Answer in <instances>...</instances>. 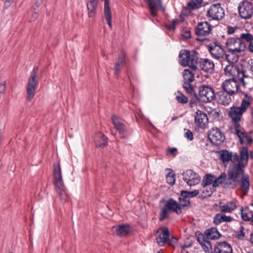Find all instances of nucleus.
Returning a JSON list of instances; mask_svg holds the SVG:
<instances>
[{"label": "nucleus", "mask_w": 253, "mask_h": 253, "mask_svg": "<svg viewBox=\"0 0 253 253\" xmlns=\"http://www.w3.org/2000/svg\"><path fill=\"white\" fill-rule=\"evenodd\" d=\"M53 177L56 193L61 200L66 201L68 198V194L63 181L61 167L58 163L54 165Z\"/></svg>", "instance_id": "nucleus-1"}, {"label": "nucleus", "mask_w": 253, "mask_h": 253, "mask_svg": "<svg viewBox=\"0 0 253 253\" xmlns=\"http://www.w3.org/2000/svg\"><path fill=\"white\" fill-rule=\"evenodd\" d=\"M249 159L248 150L247 147H243L240 151V158L237 163H234L232 166V170L231 174L233 175L236 180L237 178L244 176V170L243 168L248 164Z\"/></svg>", "instance_id": "nucleus-2"}, {"label": "nucleus", "mask_w": 253, "mask_h": 253, "mask_svg": "<svg viewBox=\"0 0 253 253\" xmlns=\"http://www.w3.org/2000/svg\"><path fill=\"white\" fill-rule=\"evenodd\" d=\"M234 63L222 62L221 64L223 67L224 73L226 76L231 77L232 78H237L243 86L246 85L244 78H249V76L245 74V71L243 68H239L234 65Z\"/></svg>", "instance_id": "nucleus-3"}, {"label": "nucleus", "mask_w": 253, "mask_h": 253, "mask_svg": "<svg viewBox=\"0 0 253 253\" xmlns=\"http://www.w3.org/2000/svg\"><path fill=\"white\" fill-rule=\"evenodd\" d=\"M179 58L181 66H188L191 70L195 71L198 69L199 58L196 53L191 54L188 50H181L179 54Z\"/></svg>", "instance_id": "nucleus-4"}, {"label": "nucleus", "mask_w": 253, "mask_h": 253, "mask_svg": "<svg viewBox=\"0 0 253 253\" xmlns=\"http://www.w3.org/2000/svg\"><path fill=\"white\" fill-rule=\"evenodd\" d=\"M173 211L177 214H180L182 213V210L180 205L178 203L173 199L170 198L167 200L166 204L161 209L159 213V221H162L169 217V214Z\"/></svg>", "instance_id": "nucleus-5"}, {"label": "nucleus", "mask_w": 253, "mask_h": 253, "mask_svg": "<svg viewBox=\"0 0 253 253\" xmlns=\"http://www.w3.org/2000/svg\"><path fill=\"white\" fill-rule=\"evenodd\" d=\"M39 67L35 66L32 70L27 86V100L30 101L35 96V91L38 85V73Z\"/></svg>", "instance_id": "nucleus-6"}, {"label": "nucleus", "mask_w": 253, "mask_h": 253, "mask_svg": "<svg viewBox=\"0 0 253 253\" xmlns=\"http://www.w3.org/2000/svg\"><path fill=\"white\" fill-rule=\"evenodd\" d=\"M111 119L113 124L114 126L113 128H111V131L112 134L115 135L117 132H118L121 138H128L129 135L127 132V128L124 121L116 115H112Z\"/></svg>", "instance_id": "nucleus-7"}, {"label": "nucleus", "mask_w": 253, "mask_h": 253, "mask_svg": "<svg viewBox=\"0 0 253 253\" xmlns=\"http://www.w3.org/2000/svg\"><path fill=\"white\" fill-rule=\"evenodd\" d=\"M198 69L196 71L189 69H185L182 72L183 77V87L188 93H193L194 88L191 85V83L194 81L195 75H198Z\"/></svg>", "instance_id": "nucleus-8"}, {"label": "nucleus", "mask_w": 253, "mask_h": 253, "mask_svg": "<svg viewBox=\"0 0 253 253\" xmlns=\"http://www.w3.org/2000/svg\"><path fill=\"white\" fill-rule=\"evenodd\" d=\"M225 44L227 49L231 51H243L246 48L245 43L237 37L228 39Z\"/></svg>", "instance_id": "nucleus-9"}, {"label": "nucleus", "mask_w": 253, "mask_h": 253, "mask_svg": "<svg viewBox=\"0 0 253 253\" xmlns=\"http://www.w3.org/2000/svg\"><path fill=\"white\" fill-rule=\"evenodd\" d=\"M208 138L211 143L218 146L224 142L225 135L219 128L213 127L208 132Z\"/></svg>", "instance_id": "nucleus-10"}, {"label": "nucleus", "mask_w": 253, "mask_h": 253, "mask_svg": "<svg viewBox=\"0 0 253 253\" xmlns=\"http://www.w3.org/2000/svg\"><path fill=\"white\" fill-rule=\"evenodd\" d=\"M207 16L212 20H219L223 18L224 11L220 3L213 4L208 10Z\"/></svg>", "instance_id": "nucleus-11"}, {"label": "nucleus", "mask_w": 253, "mask_h": 253, "mask_svg": "<svg viewBox=\"0 0 253 253\" xmlns=\"http://www.w3.org/2000/svg\"><path fill=\"white\" fill-rule=\"evenodd\" d=\"M199 96L201 101L208 103L212 101L216 97V94L211 87L203 85L199 88Z\"/></svg>", "instance_id": "nucleus-12"}, {"label": "nucleus", "mask_w": 253, "mask_h": 253, "mask_svg": "<svg viewBox=\"0 0 253 253\" xmlns=\"http://www.w3.org/2000/svg\"><path fill=\"white\" fill-rule=\"evenodd\" d=\"M182 179L190 186L198 184L200 182L199 175L191 169H187L183 172Z\"/></svg>", "instance_id": "nucleus-13"}, {"label": "nucleus", "mask_w": 253, "mask_h": 253, "mask_svg": "<svg viewBox=\"0 0 253 253\" xmlns=\"http://www.w3.org/2000/svg\"><path fill=\"white\" fill-rule=\"evenodd\" d=\"M238 11L242 18L248 19L253 15V6L250 2L243 1L238 6Z\"/></svg>", "instance_id": "nucleus-14"}, {"label": "nucleus", "mask_w": 253, "mask_h": 253, "mask_svg": "<svg viewBox=\"0 0 253 253\" xmlns=\"http://www.w3.org/2000/svg\"><path fill=\"white\" fill-rule=\"evenodd\" d=\"M170 233L166 227L160 228L156 232V240L157 244L160 246H164L167 244L170 238Z\"/></svg>", "instance_id": "nucleus-15"}, {"label": "nucleus", "mask_w": 253, "mask_h": 253, "mask_svg": "<svg viewBox=\"0 0 253 253\" xmlns=\"http://www.w3.org/2000/svg\"><path fill=\"white\" fill-rule=\"evenodd\" d=\"M221 86L223 91L234 95L238 91L239 84L234 78H232L224 81Z\"/></svg>", "instance_id": "nucleus-16"}, {"label": "nucleus", "mask_w": 253, "mask_h": 253, "mask_svg": "<svg viewBox=\"0 0 253 253\" xmlns=\"http://www.w3.org/2000/svg\"><path fill=\"white\" fill-rule=\"evenodd\" d=\"M245 112L239 107L232 106L230 108L228 113L229 117L231 119L233 126L236 125H240L243 114Z\"/></svg>", "instance_id": "nucleus-17"}, {"label": "nucleus", "mask_w": 253, "mask_h": 253, "mask_svg": "<svg viewBox=\"0 0 253 253\" xmlns=\"http://www.w3.org/2000/svg\"><path fill=\"white\" fill-rule=\"evenodd\" d=\"M233 127L234 133L237 135L241 144L252 143V138L246 132L244 128L241 127L240 125H236L233 126Z\"/></svg>", "instance_id": "nucleus-18"}, {"label": "nucleus", "mask_w": 253, "mask_h": 253, "mask_svg": "<svg viewBox=\"0 0 253 253\" xmlns=\"http://www.w3.org/2000/svg\"><path fill=\"white\" fill-rule=\"evenodd\" d=\"M233 127L234 133L237 135L241 144L252 143V138L246 132L244 128L241 127L240 125H236L233 126Z\"/></svg>", "instance_id": "nucleus-19"}, {"label": "nucleus", "mask_w": 253, "mask_h": 253, "mask_svg": "<svg viewBox=\"0 0 253 253\" xmlns=\"http://www.w3.org/2000/svg\"><path fill=\"white\" fill-rule=\"evenodd\" d=\"M209 50L212 57L216 59H224L225 51L218 42H213L209 45Z\"/></svg>", "instance_id": "nucleus-20"}, {"label": "nucleus", "mask_w": 253, "mask_h": 253, "mask_svg": "<svg viewBox=\"0 0 253 253\" xmlns=\"http://www.w3.org/2000/svg\"><path fill=\"white\" fill-rule=\"evenodd\" d=\"M209 122L208 116L204 112L197 110L195 116V123L201 128L206 127Z\"/></svg>", "instance_id": "nucleus-21"}, {"label": "nucleus", "mask_w": 253, "mask_h": 253, "mask_svg": "<svg viewBox=\"0 0 253 253\" xmlns=\"http://www.w3.org/2000/svg\"><path fill=\"white\" fill-rule=\"evenodd\" d=\"M237 201L233 200L225 203L220 202L218 205L219 211L221 213H231L237 208Z\"/></svg>", "instance_id": "nucleus-22"}, {"label": "nucleus", "mask_w": 253, "mask_h": 253, "mask_svg": "<svg viewBox=\"0 0 253 253\" xmlns=\"http://www.w3.org/2000/svg\"><path fill=\"white\" fill-rule=\"evenodd\" d=\"M211 25L208 22H200L197 25L195 33L199 36H206L211 33Z\"/></svg>", "instance_id": "nucleus-23"}, {"label": "nucleus", "mask_w": 253, "mask_h": 253, "mask_svg": "<svg viewBox=\"0 0 253 253\" xmlns=\"http://www.w3.org/2000/svg\"><path fill=\"white\" fill-rule=\"evenodd\" d=\"M214 253H233V249L230 244L226 242H218L214 246Z\"/></svg>", "instance_id": "nucleus-24"}, {"label": "nucleus", "mask_w": 253, "mask_h": 253, "mask_svg": "<svg viewBox=\"0 0 253 253\" xmlns=\"http://www.w3.org/2000/svg\"><path fill=\"white\" fill-rule=\"evenodd\" d=\"M230 94L223 90H220L216 93V99L218 103L224 106H228L232 101Z\"/></svg>", "instance_id": "nucleus-25"}, {"label": "nucleus", "mask_w": 253, "mask_h": 253, "mask_svg": "<svg viewBox=\"0 0 253 253\" xmlns=\"http://www.w3.org/2000/svg\"><path fill=\"white\" fill-rule=\"evenodd\" d=\"M220 159L223 163L231 161L235 163L239 160L240 157L237 153H232L226 150H221L219 152Z\"/></svg>", "instance_id": "nucleus-26"}, {"label": "nucleus", "mask_w": 253, "mask_h": 253, "mask_svg": "<svg viewBox=\"0 0 253 253\" xmlns=\"http://www.w3.org/2000/svg\"><path fill=\"white\" fill-rule=\"evenodd\" d=\"M201 69L205 72L212 73L214 68V64L213 62L208 58L201 59L199 61L198 65Z\"/></svg>", "instance_id": "nucleus-27"}, {"label": "nucleus", "mask_w": 253, "mask_h": 253, "mask_svg": "<svg viewBox=\"0 0 253 253\" xmlns=\"http://www.w3.org/2000/svg\"><path fill=\"white\" fill-rule=\"evenodd\" d=\"M242 51H235L227 50V53H225L224 58L226 60L223 62L235 63L238 62L239 58V53Z\"/></svg>", "instance_id": "nucleus-28"}, {"label": "nucleus", "mask_w": 253, "mask_h": 253, "mask_svg": "<svg viewBox=\"0 0 253 253\" xmlns=\"http://www.w3.org/2000/svg\"><path fill=\"white\" fill-rule=\"evenodd\" d=\"M241 92L244 95V97L242 99L241 105L239 107L246 112L251 105L253 98L252 96L249 93L242 91H241Z\"/></svg>", "instance_id": "nucleus-29"}, {"label": "nucleus", "mask_w": 253, "mask_h": 253, "mask_svg": "<svg viewBox=\"0 0 253 253\" xmlns=\"http://www.w3.org/2000/svg\"><path fill=\"white\" fill-rule=\"evenodd\" d=\"M204 234L208 240H217L221 237V234L215 227H211L206 229L204 231Z\"/></svg>", "instance_id": "nucleus-30"}, {"label": "nucleus", "mask_w": 253, "mask_h": 253, "mask_svg": "<svg viewBox=\"0 0 253 253\" xmlns=\"http://www.w3.org/2000/svg\"><path fill=\"white\" fill-rule=\"evenodd\" d=\"M148 4L151 14L152 16H155L157 15L156 9L157 7H161L162 6V0H144Z\"/></svg>", "instance_id": "nucleus-31"}, {"label": "nucleus", "mask_w": 253, "mask_h": 253, "mask_svg": "<svg viewBox=\"0 0 253 253\" xmlns=\"http://www.w3.org/2000/svg\"><path fill=\"white\" fill-rule=\"evenodd\" d=\"M94 143L97 147H104L107 144V138L101 132L97 133L94 136Z\"/></svg>", "instance_id": "nucleus-32"}, {"label": "nucleus", "mask_w": 253, "mask_h": 253, "mask_svg": "<svg viewBox=\"0 0 253 253\" xmlns=\"http://www.w3.org/2000/svg\"><path fill=\"white\" fill-rule=\"evenodd\" d=\"M233 220V218L230 216H227L221 213H216L213 218V222L214 224L217 225L224 222H230Z\"/></svg>", "instance_id": "nucleus-33"}, {"label": "nucleus", "mask_w": 253, "mask_h": 253, "mask_svg": "<svg viewBox=\"0 0 253 253\" xmlns=\"http://www.w3.org/2000/svg\"><path fill=\"white\" fill-rule=\"evenodd\" d=\"M99 0H88L87 9L88 15L89 17L95 16L97 8V3Z\"/></svg>", "instance_id": "nucleus-34"}, {"label": "nucleus", "mask_w": 253, "mask_h": 253, "mask_svg": "<svg viewBox=\"0 0 253 253\" xmlns=\"http://www.w3.org/2000/svg\"><path fill=\"white\" fill-rule=\"evenodd\" d=\"M104 15L107 24L112 27V15L109 4V0H104Z\"/></svg>", "instance_id": "nucleus-35"}, {"label": "nucleus", "mask_w": 253, "mask_h": 253, "mask_svg": "<svg viewBox=\"0 0 253 253\" xmlns=\"http://www.w3.org/2000/svg\"><path fill=\"white\" fill-rule=\"evenodd\" d=\"M236 186V180L232 174H231L230 172H228L227 174H226V179H225L224 188H234Z\"/></svg>", "instance_id": "nucleus-36"}, {"label": "nucleus", "mask_w": 253, "mask_h": 253, "mask_svg": "<svg viewBox=\"0 0 253 253\" xmlns=\"http://www.w3.org/2000/svg\"><path fill=\"white\" fill-rule=\"evenodd\" d=\"M114 229H116L117 234L120 236H125L129 232L128 225H122L119 226H114Z\"/></svg>", "instance_id": "nucleus-37"}, {"label": "nucleus", "mask_w": 253, "mask_h": 253, "mask_svg": "<svg viewBox=\"0 0 253 253\" xmlns=\"http://www.w3.org/2000/svg\"><path fill=\"white\" fill-rule=\"evenodd\" d=\"M215 177L213 175L211 174H207L204 177L202 182V186L204 187H206L212 184L213 187V184L214 182Z\"/></svg>", "instance_id": "nucleus-38"}, {"label": "nucleus", "mask_w": 253, "mask_h": 253, "mask_svg": "<svg viewBox=\"0 0 253 253\" xmlns=\"http://www.w3.org/2000/svg\"><path fill=\"white\" fill-rule=\"evenodd\" d=\"M250 179L248 175H245L242 177L241 188L245 192H247L250 187Z\"/></svg>", "instance_id": "nucleus-39"}, {"label": "nucleus", "mask_w": 253, "mask_h": 253, "mask_svg": "<svg viewBox=\"0 0 253 253\" xmlns=\"http://www.w3.org/2000/svg\"><path fill=\"white\" fill-rule=\"evenodd\" d=\"M225 179H226V174L225 173H222L218 177L215 178L213 187L216 188L221 185L224 188Z\"/></svg>", "instance_id": "nucleus-40"}, {"label": "nucleus", "mask_w": 253, "mask_h": 253, "mask_svg": "<svg viewBox=\"0 0 253 253\" xmlns=\"http://www.w3.org/2000/svg\"><path fill=\"white\" fill-rule=\"evenodd\" d=\"M199 194V191L198 189H195L193 191H188L186 190H182L181 191V196L184 198H193Z\"/></svg>", "instance_id": "nucleus-41"}, {"label": "nucleus", "mask_w": 253, "mask_h": 253, "mask_svg": "<svg viewBox=\"0 0 253 253\" xmlns=\"http://www.w3.org/2000/svg\"><path fill=\"white\" fill-rule=\"evenodd\" d=\"M169 173L167 174L166 179L167 182L170 185H173L175 182V174L171 169H169Z\"/></svg>", "instance_id": "nucleus-42"}, {"label": "nucleus", "mask_w": 253, "mask_h": 253, "mask_svg": "<svg viewBox=\"0 0 253 253\" xmlns=\"http://www.w3.org/2000/svg\"><path fill=\"white\" fill-rule=\"evenodd\" d=\"M179 205H180V208H187L190 206V201L188 198H184L181 195L178 197Z\"/></svg>", "instance_id": "nucleus-43"}, {"label": "nucleus", "mask_w": 253, "mask_h": 253, "mask_svg": "<svg viewBox=\"0 0 253 253\" xmlns=\"http://www.w3.org/2000/svg\"><path fill=\"white\" fill-rule=\"evenodd\" d=\"M201 246L206 253H212V245L209 240H207L206 242L201 244Z\"/></svg>", "instance_id": "nucleus-44"}, {"label": "nucleus", "mask_w": 253, "mask_h": 253, "mask_svg": "<svg viewBox=\"0 0 253 253\" xmlns=\"http://www.w3.org/2000/svg\"><path fill=\"white\" fill-rule=\"evenodd\" d=\"M176 100L180 103L185 104L188 101V98L183 94L180 92H177V95L176 96Z\"/></svg>", "instance_id": "nucleus-45"}, {"label": "nucleus", "mask_w": 253, "mask_h": 253, "mask_svg": "<svg viewBox=\"0 0 253 253\" xmlns=\"http://www.w3.org/2000/svg\"><path fill=\"white\" fill-rule=\"evenodd\" d=\"M245 228L243 226H241L240 228L235 231L237 238L240 240H243L245 236Z\"/></svg>", "instance_id": "nucleus-46"}, {"label": "nucleus", "mask_w": 253, "mask_h": 253, "mask_svg": "<svg viewBox=\"0 0 253 253\" xmlns=\"http://www.w3.org/2000/svg\"><path fill=\"white\" fill-rule=\"evenodd\" d=\"M195 236L197 238V240L198 242L200 244H202L203 243L206 242L207 240H208L206 236L205 235V234H202L201 232L198 231L196 232L195 233Z\"/></svg>", "instance_id": "nucleus-47"}, {"label": "nucleus", "mask_w": 253, "mask_h": 253, "mask_svg": "<svg viewBox=\"0 0 253 253\" xmlns=\"http://www.w3.org/2000/svg\"><path fill=\"white\" fill-rule=\"evenodd\" d=\"M202 1L203 0H190L188 5L191 9H196L201 5Z\"/></svg>", "instance_id": "nucleus-48"}, {"label": "nucleus", "mask_w": 253, "mask_h": 253, "mask_svg": "<svg viewBox=\"0 0 253 253\" xmlns=\"http://www.w3.org/2000/svg\"><path fill=\"white\" fill-rule=\"evenodd\" d=\"M192 96L189 101V105L190 107L193 108L196 106L198 102L199 99L197 96L196 93L195 92L194 90L193 93H189Z\"/></svg>", "instance_id": "nucleus-49"}, {"label": "nucleus", "mask_w": 253, "mask_h": 253, "mask_svg": "<svg viewBox=\"0 0 253 253\" xmlns=\"http://www.w3.org/2000/svg\"><path fill=\"white\" fill-rule=\"evenodd\" d=\"M241 216L242 219L245 221H250L251 220V216L249 215L248 213L246 210H244L243 207L240 209Z\"/></svg>", "instance_id": "nucleus-50"}, {"label": "nucleus", "mask_w": 253, "mask_h": 253, "mask_svg": "<svg viewBox=\"0 0 253 253\" xmlns=\"http://www.w3.org/2000/svg\"><path fill=\"white\" fill-rule=\"evenodd\" d=\"M117 63H119L121 65L122 67L125 66L126 63V54L124 52H121L118 56V61Z\"/></svg>", "instance_id": "nucleus-51"}, {"label": "nucleus", "mask_w": 253, "mask_h": 253, "mask_svg": "<svg viewBox=\"0 0 253 253\" xmlns=\"http://www.w3.org/2000/svg\"><path fill=\"white\" fill-rule=\"evenodd\" d=\"M239 38L241 39V40L243 39L246 40L247 42H250L253 39V36L250 33H242Z\"/></svg>", "instance_id": "nucleus-52"}, {"label": "nucleus", "mask_w": 253, "mask_h": 253, "mask_svg": "<svg viewBox=\"0 0 253 253\" xmlns=\"http://www.w3.org/2000/svg\"><path fill=\"white\" fill-rule=\"evenodd\" d=\"M215 191V187H212L211 188L208 189L207 188L203 191V197H210L212 194Z\"/></svg>", "instance_id": "nucleus-53"}, {"label": "nucleus", "mask_w": 253, "mask_h": 253, "mask_svg": "<svg viewBox=\"0 0 253 253\" xmlns=\"http://www.w3.org/2000/svg\"><path fill=\"white\" fill-rule=\"evenodd\" d=\"M180 22V20L178 19H174L172 20V24H166V28L169 30H174L175 25Z\"/></svg>", "instance_id": "nucleus-54"}, {"label": "nucleus", "mask_w": 253, "mask_h": 253, "mask_svg": "<svg viewBox=\"0 0 253 253\" xmlns=\"http://www.w3.org/2000/svg\"><path fill=\"white\" fill-rule=\"evenodd\" d=\"M184 137L188 140L192 141L193 139V134L192 132L188 129H184Z\"/></svg>", "instance_id": "nucleus-55"}, {"label": "nucleus", "mask_w": 253, "mask_h": 253, "mask_svg": "<svg viewBox=\"0 0 253 253\" xmlns=\"http://www.w3.org/2000/svg\"><path fill=\"white\" fill-rule=\"evenodd\" d=\"M38 17V12L35 11H33L31 12V17L29 18V21L30 22H32L35 21Z\"/></svg>", "instance_id": "nucleus-56"}, {"label": "nucleus", "mask_w": 253, "mask_h": 253, "mask_svg": "<svg viewBox=\"0 0 253 253\" xmlns=\"http://www.w3.org/2000/svg\"><path fill=\"white\" fill-rule=\"evenodd\" d=\"M177 242V240L176 238L172 237L171 239L170 238L169 239V241L167 243L169 244L170 246H174L175 244H176Z\"/></svg>", "instance_id": "nucleus-57"}, {"label": "nucleus", "mask_w": 253, "mask_h": 253, "mask_svg": "<svg viewBox=\"0 0 253 253\" xmlns=\"http://www.w3.org/2000/svg\"><path fill=\"white\" fill-rule=\"evenodd\" d=\"M181 36L185 39H188L191 37V32L189 30H186L181 33Z\"/></svg>", "instance_id": "nucleus-58"}, {"label": "nucleus", "mask_w": 253, "mask_h": 253, "mask_svg": "<svg viewBox=\"0 0 253 253\" xmlns=\"http://www.w3.org/2000/svg\"><path fill=\"white\" fill-rule=\"evenodd\" d=\"M237 27H228L227 28V32L228 34L231 35L235 33V30H237Z\"/></svg>", "instance_id": "nucleus-59"}, {"label": "nucleus", "mask_w": 253, "mask_h": 253, "mask_svg": "<svg viewBox=\"0 0 253 253\" xmlns=\"http://www.w3.org/2000/svg\"><path fill=\"white\" fill-rule=\"evenodd\" d=\"M121 65L119 64V63H116L115 66V75L116 76H118L119 74L120 69H121Z\"/></svg>", "instance_id": "nucleus-60"}, {"label": "nucleus", "mask_w": 253, "mask_h": 253, "mask_svg": "<svg viewBox=\"0 0 253 253\" xmlns=\"http://www.w3.org/2000/svg\"><path fill=\"white\" fill-rule=\"evenodd\" d=\"M168 151L172 156L175 157L176 155L177 149L175 147L170 148L168 149Z\"/></svg>", "instance_id": "nucleus-61"}, {"label": "nucleus", "mask_w": 253, "mask_h": 253, "mask_svg": "<svg viewBox=\"0 0 253 253\" xmlns=\"http://www.w3.org/2000/svg\"><path fill=\"white\" fill-rule=\"evenodd\" d=\"M6 86L5 82H3L0 84V93L3 94L5 92Z\"/></svg>", "instance_id": "nucleus-62"}, {"label": "nucleus", "mask_w": 253, "mask_h": 253, "mask_svg": "<svg viewBox=\"0 0 253 253\" xmlns=\"http://www.w3.org/2000/svg\"><path fill=\"white\" fill-rule=\"evenodd\" d=\"M190 246V245H184L182 247L181 253H189L188 251L186 250V248L189 247Z\"/></svg>", "instance_id": "nucleus-63"}, {"label": "nucleus", "mask_w": 253, "mask_h": 253, "mask_svg": "<svg viewBox=\"0 0 253 253\" xmlns=\"http://www.w3.org/2000/svg\"><path fill=\"white\" fill-rule=\"evenodd\" d=\"M10 5H11L10 1H8V0H5L4 2V5H3L4 8L7 9L8 7H10Z\"/></svg>", "instance_id": "nucleus-64"}]
</instances>
